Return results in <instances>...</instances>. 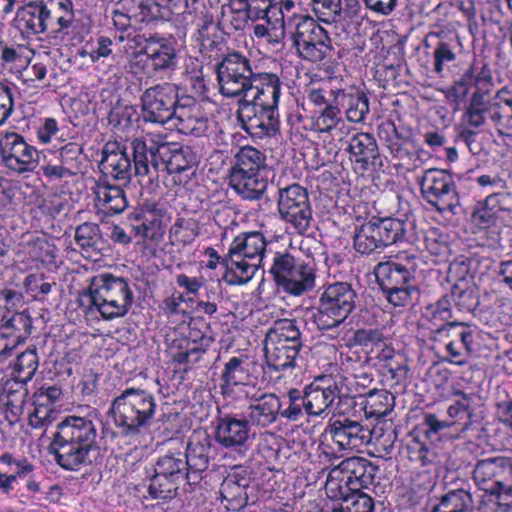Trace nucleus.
<instances>
[{
    "label": "nucleus",
    "instance_id": "052dcab7",
    "mask_svg": "<svg viewBox=\"0 0 512 512\" xmlns=\"http://www.w3.org/2000/svg\"><path fill=\"white\" fill-rule=\"evenodd\" d=\"M39 365V358L36 349L28 348L17 356L14 364L16 378L21 382L30 381L35 375Z\"/></svg>",
    "mask_w": 512,
    "mask_h": 512
},
{
    "label": "nucleus",
    "instance_id": "4c0bfd02",
    "mask_svg": "<svg viewBox=\"0 0 512 512\" xmlns=\"http://www.w3.org/2000/svg\"><path fill=\"white\" fill-rule=\"evenodd\" d=\"M226 272L224 280L230 285H243L248 283L258 271L260 264L248 258L241 257L240 254L230 252L224 258Z\"/></svg>",
    "mask_w": 512,
    "mask_h": 512
},
{
    "label": "nucleus",
    "instance_id": "de8ad7c7",
    "mask_svg": "<svg viewBox=\"0 0 512 512\" xmlns=\"http://www.w3.org/2000/svg\"><path fill=\"white\" fill-rule=\"evenodd\" d=\"M374 223L376 224L384 248L391 244L407 240L408 228L412 227L411 223L396 218H382L374 220Z\"/></svg>",
    "mask_w": 512,
    "mask_h": 512
},
{
    "label": "nucleus",
    "instance_id": "a19ab883",
    "mask_svg": "<svg viewBox=\"0 0 512 512\" xmlns=\"http://www.w3.org/2000/svg\"><path fill=\"white\" fill-rule=\"evenodd\" d=\"M266 156L252 146L241 147L233 157L230 174L266 173Z\"/></svg>",
    "mask_w": 512,
    "mask_h": 512
},
{
    "label": "nucleus",
    "instance_id": "a211bd4d",
    "mask_svg": "<svg viewBox=\"0 0 512 512\" xmlns=\"http://www.w3.org/2000/svg\"><path fill=\"white\" fill-rule=\"evenodd\" d=\"M0 155L5 166L16 173L32 172L38 164V151L16 132L0 138Z\"/></svg>",
    "mask_w": 512,
    "mask_h": 512
},
{
    "label": "nucleus",
    "instance_id": "1a4fd4ad",
    "mask_svg": "<svg viewBox=\"0 0 512 512\" xmlns=\"http://www.w3.org/2000/svg\"><path fill=\"white\" fill-rule=\"evenodd\" d=\"M269 272L276 285L293 296H301L315 287L313 266L287 251L274 254Z\"/></svg>",
    "mask_w": 512,
    "mask_h": 512
},
{
    "label": "nucleus",
    "instance_id": "f257e3e1",
    "mask_svg": "<svg viewBox=\"0 0 512 512\" xmlns=\"http://www.w3.org/2000/svg\"><path fill=\"white\" fill-rule=\"evenodd\" d=\"M97 438V425L90 416L65 417L51 443L56 463L68 471L91 465L99 451Z\"/></svg>",
    "mask_w": 512,
    "mask_h": 512
},
{
    "label": "nucleus",
    "instance_id": "9d476101",
    "mask_svg": "<svg viewBox=\"0 0 512 512\" xmlns=\"http://www.w3.org/2000/svg\"><path fill=\"white\" fill-rule=\"evenodd\" d=\"M186 463L184 453L180 450H169L159 456L148 487L149 495L153 499L163 500L175 497L179 485L188 483Z\"/></svg>",
    "mask_w": 512,
    "mask_h": 512
},
{
    "label": "nucleus",
    "instance_id": "393cba45",
    "mask_svg": "<svg viewBox=\"0 0 512 512\" xmlns=\"http://www.w3.org/2000/svg\"><path fill=\"white\" fill-rule=\"evenodd\" d=\"M282 88L283 83L276 74L258 73L247 96L240 100L278 112Z\"/></svg>",
    "mask_w": 512,
    "mask_h": 512
},
{
    "label": "nucleus",
    "instance_id": "09e8293b",
    "mask_svg": "<svg viewBox=\"0 0 512 512\" xmlns=\"http://www.w3.org/2000/svg\"><path fill=\"white\" fill-rule=\"evenodd\" d=\"M368 434V445L374 447L375 456L384 458L393 452L397 432L391 425H376L372 429L368 427Z\"/></svg>",
    "mask_w": 512,
    "mask_h": 512
},
{
    "label": "nucleus",
    "instance_id": "2eb2a0df",
    "mask_svg": "<svg viewBox=\"0 0 512 512\" xmlns=\"http://www.w3.org/2000/svg\"><path fill=\"white\" fill-rule=\"evenodd\" d=\"M342 380L333 375H319L304 387L303 408L308 417H327L336 399H341Z\"/></svg>",
    "mask_w": 512,
    "mask_h": 512
},
{
    "label": "nucleus",
    "instance_id": "13d9d810",
    "mask_svg": "<svg viewBox=\"0 0 512 512\" xmlns=\"http://www.w3.org/2000/svg\"><path fill=\"white\" fill-rule=\"evenodd\" d=\"M275 0H228L229 10L244 9L252 16V22L266 19L269 23L268 14L273 8Z\"/></svg>",
    "mask_w": 512,
    "mask_h": 512
},
{
    "label": "nucleus",
    "instance_id": "4d7b16f0",
    "mask_svg": "<svg viewBox=\"0 0 512 512\" xmlns=\"http://www.w3.org/2000/svg\"><path fill=\"white\" fill-rule=\"evenodd\" d=\"M380 136L385 134L386 145L394 157L404 159L406 157L411 158L414 154L410 152L406 144L407 142L399 136L395 124L391 121L382 123L379 126Z\"/></svg>",
    "mask_w": 512,
    "mask_h": 512
},
{
    "label": "nucleus",
    "instance_id": "f03ea898",
    "mask_svg": "<svg viewBox=\"0 0 512 512\" xmlns=\"http://www.w3.org/2000/svg\"><path fill=\"white\" fill-rule=\"evenodd\" d=\"M134 161V174L138 177L157 178L159 172L178 174L193 168L196 155L189 146L164 143L148 147L143 139L136 138L130 143Z\"/></svg>",
    "mask_w": 512,
    "mask_h": 512
},
{
    "label": "nucleus",
    "instance_id": "7ed1b4c3",
    "mask_svg": "<svg viewBox=\"0 0 512 512\" xmlns=\"http://www.w3.org/2000/svg\"><path fill=\"white\" fill-rule=\"evenodd\" d=\"M155 411L156 401L151 392L128 387L112 400L109 414L123 437L138 441L148 430Z\"/></svg>",
    "mask_w": 512,
    "mask_h": 512
},
{
    "label": "nucleus",
    "instance_id": "774afa93",
    "mask_svg": "<svg viewBox=\"0 0 512 512\" xmlns=\"http://www.w3.org/2000/svg\"><path fill=\"white\" fill-rule=\"evenodd\" d=\"M427 310L430 312V322L435 327H440L443 324L450 323L452 314V301L448 294H445L435 304H431Z\"/></svg>",
    "mask_w": 512,
    "mask_h": 512
},
{
    "label": "nucleus",
    "instance_id": "6e6552de",
    "mask_svg": "<svg viewBox=\"0 0 512 512\" xmlns=\"http://www.w3.org/2000/svg\"><path fill=\"white\" fill-rule=\"evenodd\" d=\"M356 292L347 282H336L321 293L313 321L320 330L339 327L355 308Z\"/></svg>",
    "mask_w": 512,
    "mask_h": 512
},
{
    "label": "nucleus",
    "instance_id": "58836bf2",
    "mask_svg": "<svg viewBox=\"0 0 512 512\" xmlns=\"http://www.w3.org/2000/svg\"><path fill=\"white\" fill-rule=\"evenodd\" d=\"M45 32L58 34L68 30L74 21L73 4L70 0H47Z\"/></svg>",
    "mask_w": 512,
    "mask_h": 512
},
{
    "label": "nucleus",
    "instance_id": "b1692460",
    "mask_svg": "<svg viewBox=\"0 0 512 512\" xmlns=\"http://www.w3.org/2000/svg\"><path fill=\"white\" fill-rule=\"evenodd\" d=\"M483 123L475 128L486 125V115L500 134L512 135V92L507 87L499 89L489 102H484L481 112Z\"/></svg>",
    "mask_w": 512,
    "mask_h": 512
},
{
    "label": "nucleus",
    "instance_id": "20e7f679",
    "mask_svg": "<svg viewBox=\"0 0 512 512\" xmlns=\"http://www.w3.org/2000/svg\"><path fill=\"white\" fill-rule=\"evenodd\" d=\"M472 474L476 486L491 498L479 509L482 512H508L512 502V457L495 456L478 460Z\"/></svg>",
    "mask_w": 512,
    "mask_h": 512
},
{
    "label": "nucleus",
    "instance_id": "5701e85b",
    "mask_svg": "<svg viewBox=\"0 0 512 512\" xmlns=\"http://www.w3.org/2000/svg\"><path fill=\"white\" fill-rule=\"evenodd\" d=\"M251 483V472L248 468L236 466L224 478L220 486L222 502L232 511H240L248 503L247 489Z\"/></svg>",
    "mask_w": 512,
    "mask_h": 512
},
{
    "label": "nucleus",
    "instance_id": "bb28decb",
    "mask_svg": "<svg viewBox=\"0 0 512 512\" xmlns=\"http://www.w3.org/2000/svg\"><path fill=\"white\" fill-rule=\"evenodd\" d=\"M302 345L293 341L265 339V356L267 365L276 371H287L298 367L299 353Z\"/></svg>",
    "mask_w": 512,
    "mask_h": 512
},
{
    "label": "nucleus",
    "instance_id": "603ef678",
    "mask_svg": "<svg viewBox=\"0 0 512 512\" xmlns=\"http://www.w3.org/2000/svg\"><path fill=\"white\" fill-rule=\"evenodd\" d=\"M344 126L341 110L333 104H327L318 115L312 117L311 128L318 133H331L336 129L341 130Z\"/></svg>",
    "mask_w": 512,
    "mask_h": 512
},
{
    "label": "nucleus",
    "instance_id": "6ab92c4d",
    "mask_svg": "<svg viewBox=\"0 0 512 512\" xmlns=\"http://www.w3.org/2000/svg\"><path fill=\"white\" fill-rule=\"evenodd\" d=\"M469 67L474 68L473 85L475 91L471 94L465 109L464 119L471 125L478 126L483 123L481 112L484 108L485 96L488 95L494 86L492 71L487 62L473 61Z\"/></svg>",
    "mask_w": 512,
    "mask_h": 512
},
{
    "label": "nucleus",
    "instance_id": "5fc2aeb1",
    "mask_svg": "<svg viewBox=\"0 0 512 512\" xmlns=\"http://www.w3.org/2000/svg\"><path fill=\"white\" fill-rule=\"evenodd\" d=\"M432 338L435 340L444 339V338H456L459 345L466 349L467 354L469 355L473 351L472 342H473V334L472 332L463 327L462 324L458 322H450L441 325L436 329H431Z\"/></svg>",
    "mask_w": 512,
    "mask_h": 512
},
{
    "label": "nucleus",
    "instance_id": "473e14b6",
    "mask_svg": "<svg viewBox=\"0 0 512 512\" xmlns=\"http://www.w3.org/2000/svg\"><path fill=\"white\" fill-rule=\"evenodd\" d=\"M283 33L292 41L297 50L322 26L307 14H293L281 17Z\"/></svg>",
    "mask_w": 512,
    "mask_h": 512
},
{
    "label": "nucleus",
    "instance_id": "c756f323",
    "mask_svg": "<svg viewBox=\"0 0 512 512\" xmlns=\"http://www.w3.org/2000/svg\"><path fill=\"white\" fill-rule=\"evenodd\" d=\"M211 452V441L208 437L192 439L188 442L184 453V460L187 461L186 469L189 471L188 483L197 484L203 478V474L209 467Z\"/></svg>",
    "mask_w": 512,
    "mask_h": 512
},
{
    "label": "nucleus",
    "instance_id": "2f4dec72",
    "mask_svg": "<svg viewBox=\"0 0 512 512\" xmlns=\"http://www.w3.org/2000/svg\"><path fill=\"white\" fill-rule=\"evenodd\" d=\"M154 71H169L176 67L174 47L163 37L150 36L142 48Z\"/></svg>",
    "mask_w": 512,
    "mask_h": 512
},
{
    "label": "nucleus",
    "instance_id": "79ce46f5",
    "mask_svg": "<svg viewBox=\"0 0 512 512\" xmlns=\"http://www.w3.org/2000/svg\"><path fill=\"white\" fill-rule=\"evenodd\" d=\"M332 49L328 32L321 27L296 50V53L303 60L319 63L329 56Z\"/></svg>",
    "mask_w": 512,
    "mask_h": 512
},
{
    "label": "nucleus",
    "instance_id": "412c9836",
    "mask_svg": "<svg viewBox=\"0 0 512 512\" xmlns=\"http://www.w3.org/2000/svg\"><path fill=\"white\" fill-rule=\"evenodd\" d=\"M32 319L28 313L4 315L0 325V362L12 355L15 347L31 334Z\"/></svg>",
    "mask_w": 512,
    "mask_h": 512
},
{
    "label": "nucleus",
    "instance_id": "ea45409f",
    "mask_svg": "<svg viewBox=\"0 0 512 512\" xmlns=\"http://www.w3.org/2000/svg\"><path fill=\"white\" fill-rule=\"evenodd\" d=\"M74 239L82 252L95 260L102 255V250L105 249L106 242L96 223L85 222L78 225L75 229Z\"/></svg>",
    "mask_w": 512,
    "mask_h": 512
},
{
    "label": "nucleus",
    "instance_id": "a878e982",
    "mask_svg": "<svg viewBox=\"0 0 512 512\" xmlns=\"http://www.w3.org/2000/svg\"><path fill=\"white\" fill-rule=\"evenodd\" d=\"M347 151L354 170L365 172L379 159V148L375 137L370 133L360 132L352 136Z\"/></svg>",
    "mask_w": 512,
    "mask_h": 512
},
{
    "label": "nucleus",
    "instance_id": "39448f33",
    "mask_svg": "<svg viewBox=\"0 0 512 512\" xmlns=\"http://www.w3.org/2000/svg\"><path fill=\"white\" fill-rule=\"evenodd\" d=\"M418 261L416 254L402 252L375 266L376 281L387 301L393 306L403 307L410 301L412 293L415 292L414 279Z\"/></svg>",
    "mask_w": 512,
    "mask_h": 512
},
{
    "label": "nucleus",
    "instance_id": "37998d69",
    "mask_svg": "<svg viewBox=\"0 0 512 512\" xmlns=\"http://www.w3.org/2000/svg\"><path fill=\"white\" fill-rule=\"evenodd\" d=\"M452 395L455 399L447 408V415L449 418L458 420H469L465 421L462 430H467L470 426L471 418L474 414L475 407L479 404L481 397L477 393H467L466 391L455 389L452 391Z\"/></svg>",
    "mask_w": 512,
    "mask_h": 512
},
{
    "label": "nucleus",
    "instance_id": "0eeeda50",
    "mask_svg": "<svg viewBox=\"0 0 512 512\" xmlns=\"http://www.w3.org/2000/svg\"><path fill=\"white\" fill-rule=\"evenodd\" d=\"M368 426L348 417L330 422L321 434L319 450L330 458L360 452L368 445Z\"/></svg>",
    "mask_w": 512,
    "mask_h": 512
},
{
    "label": "nucleus",
    "instance_id": "0e129e2a",
    "mask_svg": "<svg viewBox=\"0 0 512 512\" xmlns=\"http://www.w3.org/2000/svg\"><path fill=\"white\" fill-rule=\"evenodd\" d=\"M393 397L385 390L370 392L365 405L367 417H385L391 411L389 400Z\"/></svg>",
    "mask_w": 512,
    "mask_h": 512
},
{
    "label": "nucleus",
    "instance_id": "69168bd1",
    "mask_svg": "<svg viewBox=\"0 0 512 512\" xmlns=\"http://www.w3.org/2000/svg\"><path fill=\"white\" fill-rule=\"evenodd\" d=\"M369 110V99L364 93L348 95L346 109L348 121L354 123L363 122Z\"/></svg>",
    "mask_w": 512,
    "mask_h": 512
},
{
    "label": "nucleus",
    "instance_id": "ddd939ff",
    "mask_svg": "<svg viewBox=\"0 0 512 512\" xmlns=\"http://www.w3.org/2000/svg\"><path fill=\"white\" fill-rule=\"evenodd\" d=\"M277 211L281 220L298 234H305L310 229L313 217L309 194L299 184L279 188Z\"/></svg>",
    "mask_w": 512,
    "mask_h": 512
},
{
    "label": "nucleus",
    "instance_id": "dca6fc26",
    "mask_svg": "<svg viewBox=\"0 0 512 512\" xmlns=\"http://www.w3.org/2000/svg\"><path fill=\"white\" fill-rule=\"evenodd\" d=\"M141 106L145 122L160 125L172 122L180 106L177 87L170 83L149 87L141 96Z\"/></svg>",
    "mask_w": 512,
    "mask_h": 512
},
{
    "label": "nucleus",
    "instance_id": "bf43d9fd",
    "mask_svg": "<svg viewBox=\"0 0 512 512\" xmlns=\"http://www.w3.org/2000/svg\"><path fill=\"white\" fill-rule=\"evenodd\" d=\"M458 45L454 40H439L433 50V71L442 75L444 68L457 59Z\"/></svg>",
    "mask_w": 512,
    "mask_h": 512
},
{
    "label": "nucleus",
    "instance_id": "e2e57ef3",
    "mask_svg": "<svg viewBox=\"0 0 512 512\" xmlns=\"http://www.w3.org/2000/svg\"><path fill=\"white\" fill-rule=\"evenodd\" d=\"M474 68L468 67L464 73L449 87L446 97L459 107L465 102L473 86Z\"/></svg>",
    "mask_w": 512,
    "mask_h": 512
},
{
    "label": "nucleus",
    "instance_id": "4be33fe9",
    "mask_svg": "<svg viewBox=\"0 0 512 512\" xmlns=\"http://www.w3.org/2000/svg\"><path fill=\"white\" fill-rule=\"evenodd\" d=\"M99 169L106 177L128 182L134 171V161L124 144L108 141L102 148Z\"/></svg>",
    "mask_w": 512,
    "mask_h": 512
},
{
    "label": "nucleus",
    "instance_id": "f8f14e48",
    "mask_svg": "<svg viewBox=\"0 0 512 512\" xmlns=\"http://www.w3.org/2000/svg\"><path fill=\"white\" fill-rule=\"evenodd\" d=\"M423 199L439 213H457L459 194L452 176L442 169H427L418 181Z\"/></svg>",
    "mask_w": 512,
    "mask_h": 512
},
{
    "label": "nucleus",
    "instance_id": "c03bdc74",
    "mask_svg": "<svg viewBox=\"0 0 512 512\" xmlns=\"http://www.w3.org/2000/svg\"><path fill=\"white\" fill-rule=\"evenodd\" d=\"M220 379L222 381L220 385L222 394L229 396L233 392V387L247 385L250 381V375L244 366V361L238 357H232L225 364Z\"/></svg>",
    "mask_w": 512,
    "mask_h": 512
},
{
    "label": "nucleus",
    "instance_id": "f3484780",
    "mask_svg": "<svg viewBox=\"0 0 512 512\" xmlns=\"http://www.w3.org/2000/svg\"><path fill=\"white\" fill-rule=\"evenodd\" d=\"M236 116L242 129L256 140L274 137L280 130L279 112L247 100L238 101Z\"/></svg>",
    "mask_w": 512,
    "mask_h": 512
},
{
    "label": "nucleus",
    "instance_id": "680f3d73",
    "mask_svg": "<svg viewBox=\"0 0 512 512\" xmlns=\"http://www.w3.org/2000/svg\"><path fill=\"white\" fill-rule=\"evenodd\" d=\"M434 486L430 472L421 470L413 472L409 483V501L411 504L419 503Z\"/></svg>",
    "mask_w": 512,
    "mask_h": 512
},
{
    "label": "nucleus",
    "instance_id": "49530a36",
    "mask_svg": "<svg viewBox=\"0 0 512 512\" xmlns=\"http://www.w3.org/2000/svg\"><path fill=\"white\" fill-rule=\"evenodd\" d=\"M354 248L362 255H370L384 249L374 220L360 226L354 236Z\"/></svg>",
    "mask_w": 512,
    "mask_h": 512
},
{
    "label": "nucleus",
    "instance_id": "4468645a",
    "mask_svg": "<svg viewBox=\"0 0 512 512\" xmlns=\"http://www.w3.org/2000/svg\"><path fill=\"white\" fill-rule=\"evenodd\" d=\"M377 466L363 457H349L340 462L339 465L331 469L328 474L326 490L333 493L331 497L335 498V490H342L343 482L351 492L360 491L362 488H368L373 484Z\"/></svg>",
    "mask_w": 512,
    "mask_h": 512
},
{
    "label": "nucleus",
    "instance_id": "f704fd0d",
    "mask_svg": "<svg viewBox=\"0 0 512 512\" xmlns=\"http://www.w3.org/2000/svg\"><path fill=\"white\" fill-rule=\"evenodd\" d=\"M172 124L180 133L195 137L203 135L208 127L207 118L203 116L200 106L195 103L180 104Z\"/></svg>",
    "mask_w": 512,
    "mask_h": 512
},
{
    "label": "nucleus",
    "instance_id": "338daca9",
    "mask_svg": "<svg viewBox=\"0 0 512 512\" xmlns=\"http://www.w3.org/2000/svg\"><path fill=\"white\" fill-rule=\"evenodd\" d=\"M447 280L451 283V286L473 283V276L470 273V262L467 257L460 256L450 263Z\"/></svg>",
    "mask_w": 512,
    "mask_h": 512
},
{
    "label": "nucleus",
    "instance_id": "aec40b11",
    "mask_svg": "<svg viewBox=\"0 0 512 512\" xmlns=\"http://www.w3.org/2000/svg\"><path fill=\"white\" fill-rule=\"evenodd\" d=\"M250 424L245 416L223 414L216 418L215 440L224 448L243 452L250 439Z\"/></svg>",
    "mask_w": 512,
    "mask_h": 512
},
{
    "label": "nucleus",
    "instance_id": "a18cd8bd",
    "mask_svg": "<svg viewBox=\"0 0 512 512\" xmlns=\"http://www.w3.org/2000/svg\"><path fill=\"white\" fill-rule=\"evenodd\" d=\"M131 219L132 230L142 239L156 240L163 233L160 217L151 210L136 211Z\"/></svg>",
    "mask_w": 512,
    "mask_h": 512
},
{
    "label": "nucleus",
    "instance_id": "6e6d98bb",
    "mask_svg": "<svg viewBox=\"0 0 512 512\" xmlns=\"http://www.w3.org/2000/svg\"><path fill=\"white\" fill-rule=\"evenodd\" d=\"M472 507V497L464 489L451 490L445 494L439 505L434 509L439 512H469Z\"/></svg>",
    "mask_w": 512,
    "mask_h": 512
},
{
    "label": "nucleus",
    "instance_id": "c9c22d12",
    "mask_svg": "<svg viewBox=\"0 0 512 512\" xmlns=\"http://www.w3.org/2000/svg\"><path fill=\"white\" fill-rule=\"evenodd\" d=\"M266 173L230 174L231 188L244 200H260L268 188Z\"/></svg>",
    "mask_w": 512,
    "mask_h": 512
},
{
    "label": "nucleus",
    "instance_id": "cd10ccee",
    "mask_svg": "<svg viewBox=\"0 0 512 512\" xmlns=\"http://www.w3.org/2000/svg\"><path fill=\"white\" fill-rule=\"evenodd\" d=\"M198 334L191 329L187 338L175 339L172 342L169 350L173 361L179 364H194L200 360L212 339Z\"/></svg>",
    "mask_w": 512,
    "mask_h": 512
},
{
    "label": "nucleus",
    "instance_id": "3c124183",
    "mask_svg": "<svg viewBox=\"0 0 512 512\" xmlns=\"http://www.w3.org/2000/svg\"><path fill=\"white\" fill-rule=\"evenodd\" d=\"M119 5L125 12L117 9L113 12V24L118 31L127 32L131 28V19L141 15L146 16L148 7L143 0H121Z\"/></svg>",
    "mask_w": 512,
    "mask_h": 512
},
{
    "label": "nucleus",
    "instance_id": "7c9ffc66",
    "mask_svg": "<svg viewBox=\"0 0 512 512\" xmlns=\"http://www.w3.org/2000/svg\"><path fill=\"white\" fill-rule=\"evenodd\" d=\"M46 1L35 0L17 10L15 26L26 37L45 33Z\"/></svg>",
    "mask_w": 512,
    "mask_h": 512
},
{
    "label": "nucleus",
    "instance_id": "72a5a7b5",
    "mask_svg": "<svg viewBox=\"0 0 512 512\" xmlns=\"http://www.w3.org/2000/svg\"><path fill=\"white\" fill-rule=\"evenodd\" d=\"M93 191L97 206L107 214H120L128 206L126 193L119 185H113L107 180H98Z\"/></svg>",
    "mask_w": 512,
    "mask_h": 512
},
{
    "label": "nucleus",
    "instance_id": "9b49d317",
    "mask_svg": "<svg viewBox=\"0 0 512 512\" xmlns=\"http://www.w3.org/2000/svg\"><path fill=\"white\" fill-rule=\"evenodd\" d=\"M257 74L249 58L240 52H230L217 65L219 92L228 98H245Z\"/></svg>",
    "mask_w": 512,
    "mask_h": 512
},
{
    "label": "nucleus",
    "instance_id": "e433bc0d",
    "mask_svg": "<svg viewBox=\"0 0 512 512\" xmlns=\"http://www.w3.org/2000/svg\"><path fill=\"white\" fill-rule=\"evenodd\" d=\"M266 246V238L261 232H243L233 239L228 252L261 263Z\"/></svg>",
    "mask_w": 512,
    "mask_h": 512
},
{
    "label": "nucleus",
    "instance_id": "864d4df0",
    "mask_svg": "<svg viewBox=\"0 0 512 512\" xmlns=\"http://www.w3.org/2000/svg\"><path fill=\"white\" fill-rule=\"evenodd\" d=\"M265 339L279 341H293L302 345V334L296 319H278L269 327Z\"/></svg>",
    "mask_w": 512,
    "mask_h": 512
},
{
    "label": "nucleus",
    "instance_id": "423d86ee",
    "mask_svg": "<svg viewBox=\"0 0 512 512\" xmlns=\"http://www.w3.org/2000/svg\"><path fill=\"white\" fill-rule=\"evenodd\" d=\"M84 295L88 297L90 306L105 320L124 317L134 300L128 280L111 273L92 277Z\"/></svg>",
    "mask_w": 512,
    "mask_h": 512
},
{
    "label": "nucleus",
    "instance_id": "c85d7f7f",
    "mask_svg": "<svg viewBox=\"0 0 512 512\" xmlns=\"http://www.w3.org/2000/svg\"><path fill=\"white\" fill-rule=\"evenodd\" d=\"M281 407V400L276 394L265 393L252 400L245 417L251 426L267 428L278 420Z\"/></svg>",
    "mask_w": 512,
    "mask_h": 512
},
{
    "label": "nucleus",
    "instance_id": "8fccbe9b",
    "mask_svg": "<svg viewBox=\"0 0 512 512\" xmlns=\"http://www.w3.org/2000/svg\"><path fill=\"white\" fill-rule=\"evenodd\" d=\"M448 296L455 308L462 313H471L479 305V293L474 283L451 286Z\"/></svg>",
    "mask_w": 512,
    "mask_h": 512
}]
</instances>
